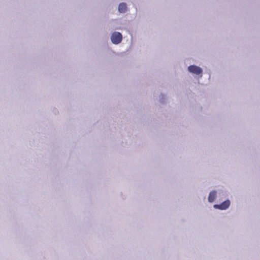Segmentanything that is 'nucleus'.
Here are the masks:
<instances>
[{
	"label": "nucleus",
	"mask_w": 260,
	"mask_h": 260,
	"mask_svg": "<svg viewBox=\"0 0 260 260\" xmlns=\"http://www.w3.org/2000/svg\"><path fill=\"white\" fill-rule=\"evenodd\" d=\"M126 5L125 3H120L118 6V11L120 13H124L126 10Z\"/></svg>",
	"instance_id": "obj_5"
},
{
	"label": "nucleus",
	"mask_w": 260,
	"mask_h": 260,
	"mask_svg": "<svg viewBox=\"0 0 260 260\" xmlns=\"http://www.w3.org/2000/svg\"><path fill=\"white\" fill-rule=\"evenodd\" d=\"M189 72L195 74L196 75H200L202 73V70L201 68L196 66H190L188 68Z\"/></svg>",
	"instance_id": "obj_2"
},
{
	"label": "nucleus",
	"mask_w": 260,
	"mask_h": 260,
	"mask_svg": "<svg viewBox=\"0 0 260 260\" xmlns=\"http://www.w3.org/2000/svg\"><path fill=\"white\" fill-rule=\"evenodd\" d=\"M230 205V202L229 200H226L219 205H215L214 206V208L220 210H225Z\"/></svg>",
	"instance_id": "obj_3"
},
{
	"label": "nucleus",
	"mask_w": 260,
	"mask_h": 260,
	"mask_svg": "<svg viewBox=\"0 0 260 260\" xmlns=\"http://www.w3.org/2000/svg\"><path fill=\"white\" fill-rule=\"evenodd\" d=\"M111 39L113 44H118L121 42L122 36L119 32H114L111 35Z\"/></svg>",
	"instance_id": "obj_1"
},
{
	"label": "nucleus",
	"mask_w": 260,
	"mask_h": 260,
	"mask_svg": "<svg viewBox=\"0 0 260 260\" xmlns=\"http://www.w3.org/2000/svg\"><path fill=\"white\" fill-rule=\"evenodd\" d=\"M216 197V192L215 191H211L209 195V197H208L209 202H211V203L213 202L215 200Z\"/></svg>",
	"instance_id": "obj_4"
}]
</instances>
